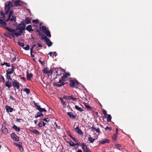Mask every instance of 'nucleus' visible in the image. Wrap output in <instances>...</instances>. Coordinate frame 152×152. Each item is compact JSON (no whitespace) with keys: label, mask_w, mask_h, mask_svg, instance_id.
Masks as SVG:
<instances>
[{"label":"nucleus","mask_w":152,"mask_h":152,"mask_svg":"<svg viewBox=\"0 0 152 152\" xmlns=\"http://www.w3.org/2000/svg\"><path fill=\"white\" fill-rule=\"evenodd\" d=\"M26 25H25L24 24L23 25V26L17 28H16V29L18 30L19 31L18 32H20L19 33L20 34V35L21 34V33H22L23 31H24L25 29Z\"/></svg>","instance_id":"nucleus-12"},{"label":"nucleus","mask_w":152,"mask_h":152,"mask_svg":"<svg viewBox=\"0 0 152 152\" xmlns=\"http://www.w3.org/2000/svg\"><path fill=\"white\" fill-rule=\"evenodd\" d=\"M2 132L5 134H7L8 133V131L5 126L2 125L1 129Z\"/></svg>","instance_id":"nucleus-13"},{"label":"nucleus","mask_w":152,"mask_h":152,"mask_svg":"<svg viewBox=\"0 0 152 152\" xmlns=\"http://www.w3.org/2000/svg\"><path fill=\"white\" fill-rule=\"evenodd\" d=\"M82 148L84 152H91L89 148H88L87 146L84 143H81Z\"/></svg>","instance_id":"nucleus-7"},{"label":"nucleus","mask_w":152,"mask_h":152,"mask_svg":"<svg viewBox=\"0 0 152 152\" xmlns=\"http://www.w3.org/2000/svg\"><path fill=\"white\" fill-rule=\"evenodd\" d=\"M19 150H20V151H23V148L22 147V146L21 145L19 147Z\"/></svg>","instance_id":"nucleus-59"},{"label":"nucleus","mask_w":152,"mask_h":152,"mask_svg":"<svg viewBox=\"0 0 152 152\" xmlns=\"http://www.w3.org/2000/svg\"><path fill=\"white\" fill-rule=\"evenodd\" d=\"M45 41L46 42V44L48 47H50L52 45L53 43L48 38L45 37Z\"/></svg>","instance_id":"nucleus-15"},{"label":"nucleus","mask_w":152,"mask_h":152,"mask_svg":"<svg viewBox=\"0 0 152 152\" xmlns=\"http://www.w3.org/2000/svg\"><path fill=\"white\" fill-rule=\"evenodd\" d=\"M105 131H107V130H108L109 131H111L112 129V128L111 127H109V126H107L106 128H104Z\"/></svg>","instance_id":"nucleus-45"},{"label":"nucleus","mask_w":152,"mask_h":152,"mask_svg":"<svg viewBox=\"0 0 152 152\" xmlns=\"http://www.w3.org/2000/svg\"><path fill=\"white\" fill-rule=\"evenodd\" d=\"M115 146L116 148H118L121 146V145L120 144H117L115 145Z\"/></svg>","instance_id":"nucleus-58"},{"label":"nucleus","mask_w":152,"mask_h":152,"mask_svg":"<svg viewBox=\"0 0 152 152\" xmlns=\"http://www.w3.org/2000/svg\"><path fill=\"white\" fill-rule=\"evenodd\" d=\"M6 110L8 112H12L13 110V109L12 107H10L9 106H7L6 107Z\"/></svg>","instance_id":"nucleus-23"},{"label":"nucleus","mask_w":152,"mask_h":152,"mask_svg":"<svg viewBox=\"0 0 152 152\" xmlns=\"http://www.w3.org/2000/svg\"><path fill=\"white\" fill-rule=\"evenodd\" d=\"M67 114L69 117L71 118L75 119L76 117V116L74 115L73 113L72 112H67Z\"/></svg>","instance_id":"nucleus-18"},{"label":"nucleus","mask_w":152,"mask_h":152,"mask_svg":"<svg viewBox=\"0 0 152 152\" xmlns=\"http://www.w3.org/2000/svg\"><path fill=\"white\" fill-rule=\"evenodd\" d=\"M63 98L64 99H69V96H64L63 97Z\"/></svg>","instance_id":"nucleus-54"},{"label":"nucleus","mask_w":152,"mask_h":152,"mask_svg":"<svg viewBox=\"0 0 152 152\" xmlns=\"http://www.w3.org/2000/svg\"><path fill=\"white\" fill-rule=\"evenodd\" d=\"M15 145L17 146L18 148L21 145L22 143L21 142L16 143L15 144Z\"/></svg>","instance_id":"nucleus-51"},{"label":"nucleus","mask_w":152,"mask_h":152,"mask_svg":"<svg viewBox=\"0 0 152 152\" xmlns=\"http://www.w3.org/2000/svg\"><path fill=\"white\" fill-rule=\"evenodd\" d=\"M14 71V69L13 68V66L12 65V68L8 69L7 70H6V72L10 73L11 74H12Z\"/></svg>","instance_id":"nucleus-19"},{"label":"nucleus","mask_w":152,"mask_h":152,"mask_svg":"<svg viewBox=\"0 0 152 152\" xmlns=\"http://www.w3.org/2000/svg\"><path fill=\"white\" fill-rule=\"evenodd\" d=\"M44 33L47 35V36L49 37V38L51 37V35L50 31L48 30H47L45 31H44Z\"/></svg>","instance_id":"nucleus-27"},{"label":"nucleus","mask_w":152,"mask_h":152,"mask_svg":"<svg viewBox=\"0 0 152 152\" xmlns=\"http://www.w3.org/2000/svg\"><path fill=\"white\" fill-rule=\"evenodd\" d=\"M36 32L38 33V34L39 35H42V34L41 33L40 31L39 30H38V29H37L36 30Z\"/></svg>","instance_id":"nucleus-55"},{"label":"nucleus","mask_w":152,"mask_h":152,"mask_svg":"<svg viewBox=\"0 0 152 152\" xmlns=\"http://www.w3.org/2000/svg\"><path fill=\"white\" fill-rule=\"evenodd\" d=\"M9 12V14L8 15V19L5 21L7 22L10 20L11 21H15L16 20V17L15 16L12 15V18H11V15L13 14V11L11 10Z\"/></svg>","instance_id":"nucleus-4"},{"label":"nucleus","mask_w":152,"mask_h":152,"mask_svg":"<svg viewBox=\"0 0 152 152\" xmlns=\"http://www.w3.org/2000/svg\"><path fill=\"white\" fill-rule=\"evenodd\" d=\"M54 75L53 76V80H54L57 78L58 76H61V73H59L58 72V71L57 70H55V72H54Z\"/></svg>","instance_id":"nucleus-11"},{"label":"nucleus","mask_w":152,"mask_h":152,"mask_svg":"<svg viewBox=\"0 0 152 152\" xmlns=\"http://www.w3.org/2000/svg\"><path fill=\"white\" fill-rule=\"evenodd\" d=\"M18 44L19 45H20V46L23 47L24 46V44L22 42H18Z\"/></svg>","instance_id":"nucleus-50"},{"label":"nucleus","mask_w":152,"mask_h":152,"mask_svg":"<svg viewBox=\"0 0 152 152\" xmlns=\"http://www.w3.org/2000/svg\"><path fill=\"white\" fill-rule=\"evenodd\" d=\"M91 128L94 129L96 132L98 133H101L100 129L99 127H96L93 125L91 127Z\"/></svg>","instance_id":"nucleus-22"},{"label":"nucleus","mask_w":152,"mask_h":152,"mask_svg":"<svg viewBox=\"0 0 152 152\" xmlns=\"http://www.w3.org/2000/svg\"><path fill=\"white\" fill-rule=\"evenodd\" d=\"M21 119L20 118H17L16 119V121L18 123H20L21 121Z\"/></svg>","instance_id":"nucleus-63"},{"label":"nucleus","mask_w":152,"mask_h":152,"mask_svg":"<svg viewBox=\"0 0 152 152\" xmlns=\"http://www.w3.org/2000/svg\"><path fill=\"white\" fill-rule=\"evenodd\" d=\"M71 138L73 140L74 142H75V143H77V142H78V140L76 139L74 137L72 136H71Z\"/></svg>","instance_id":"nucleus-46"},{"label":"nucleus","mask_w":152,"mask_h":152,"mask_svg":"<svg viewBox=\"0 0 152 152\" xmlns=\"http://www.w3.org/2000/svg\"><path fill=\"white\" fill-rule=\"evenodd\" d=\"M10 99H11L12 100L14 101H15V99L11 95L10 96Z\"/></svg>","instance_id":"nucleus-62"},{"label":"nucleus","mask_w":152,"mask_h":152,"mask_svg":"<svg viewBox=\"0 0 152 152\" xmlns=\"http://www.w3.org/2000/svg\"><path fill=\"white\" fill-rule=\"evenodd\" d=\"M24 24L25 25V22H24V21H22V23H19L18 24V26H17V28H18V27H21V26H23V25Z\"/></svg>","instance_id":"nucleus-44"},{"label":"nucleus","mask_w":152,"mask_h":152,"mask_svg":"<svg viewBox=\"0 0 152 152\" xmlns=\"http://www.w3.org/2000/svg\"><path fill=\"white\" fill-rule=\"evenodd\" d=\"M109 140L107 138L104 139L102 140L99 142V144L102 145L103 144L105 143H108L109 142Z\"/></svg>","instance_id":"nucleus-16"},{"label":"nucleus","mask_w":152,"mask_h":152,"mask_svg":"<svg viewBox=\"0 0 152 152\" xmlns=\"http://www.w3.org/2000/svg\"><path fill=\"white\" fill-rule=\"evenodd\" d=\"M111 118H112V117H111L110 115V114L108 115L107 117V122H111Z\"/></svg>","instance_id":"nucleus-36"},{"label":"nucleus","mask_w":152,"mask_h":152,"mask_svg":"<svg viewBox=\"0 0 152 152\" xmlns=\"http://www.w3.org/2000/svg\"><path fill=\"white\" fill-rule=\"evenodd\" d=\"M69 145L72 146L74 147L75 145H77L78 146V144L76 143V144H75L72 141H70V142H69Z\"/></svg>","instance_id":"nucleus-31"},{"label":"nucleus","mask_w":152,"mask_h":152,"mask_svg":"<svg viewBox=\"0 0 152 152\" xmlns=\"http://www.w3.org/2000/svg\"><path fill=\"white\" fill-rule=\"evenodd\" d=\"M13 5L12 3L10 1H8L5 4V11L6 15L9 12L10 8L12 7Z\"/></svg>","instance_id":"nucleus-3"},{"label":"nucleus","mask_w":152,"mask_h":152,"mask_svg":"<svg viewBox=\"0 0 152 152\" xmlns=\"http://www.w3.org/2000/svg\"><path fill=\"white\" fill-rule=\"evenodd\" d=\"M117 136L113 134L112 137V139L114 141H115L116 140Z\"/></svg>","instance_id":"nucleus-47"},{"label":"nucleus","mask_w":152,"mask_h":152,"mask_svg":"<svg viewBox=\"0 0 152 152\" xmlns=\"http://www.w3.org/2000/svg\"><path fill=\"white\" fill-rule=\"evenodd\" d=\"M10 34L8 32H7V33H6L5 35L7 37H10Z\"/></svg>","instance_id":"nucleus-53"},{"label":"nucleus","mask_w":152,"mask_h":152,"mask_svg":"<svg viewBox=\"0 0 152 152\" xmlns=\"http://www.w3.org/2000/svg\"><path fill=\"white\" fill-rule=\"evenodd\" d=\"M72 99L73 100L75 101L77 99V98L76 97H74L73 96H69V100Z\"/></svg>","instance_id":"nucleus-41"},{"label":"nucleus","mask_w":152,"mask_h":152,"mask_svg":"<svg viewBox=\"0 0 152 152\" xmlns=\"http://www.w3.org/2000/svg\"><path fill=\"white\" fill-rule=\"evenodd\" d=\"M14 5L16 6H20L21 5L19 1H16L14 2Z\"/></svg>","instance_id":"nucleus-35"},{"label":"nucleus","mask_w":152,"mask_h":152,"mask_svg":"<svg viewBox=\"0 0 152 152\" xmlns=\"http://www.w3.org/2000/svg\"><path fill=\"white\" fill-rule=\"evenodd\" d=\"M40 29L41 31H43L44 32L47 30L46 27L43 26H42Z\"/></svg>","instance_id":"nucleus-34"},{"label":"nucleus","mask_w":152,"mask_h":152,"mask_svg":"<svg viewBox=\"0 0 152 152\" xmlns=\"http://www.w3.org/2000/svg\"><path fill=\"white\" fill-rule=\"evenodd\" d=\"M23 91L26 92L27 94H29L30 93L29 89L27 88H25L23 89Z\"/></svg>","instance_id":"nucleus-32"},{"label":"nucleus","mask_w":152,"mask_h":152,"mask_svg":"<svg viewBox=\"0 0 152 152\" xmlns=\"http://www.w3.org/2000/svg\"><path fill=\"white\" fill-rule=\"evenodd\" d=\"M19 76L20 77L21 79L23 80L24 81H26V78L24 77H22L20 75H19Z\"/></svg>","instance_id":"nucleus-52"},{"label":"nucleus","mask_w":152,"mask_h":152,"mask_svg":"<svg viewBox=\"0 0 152 152\" xmlns=\"http://www.w3.org/2000/svg\"><path fill=\"white\" fill-rule=\"evenodd\" d=\"M4 64L7 67H10V65L9 63L7 62H5Z\"/></svg>","instance_id":"nucleus-57"},{"label":"nucleus","mask_w":152,"mask_h":152,"mask_svg":"<svg viewBox=\"0 0 152 152\" xmlns=\"http://www.w3.org/2000/svg\"><path fill=\"white\" fill-rule=\"evenodd\" d=\"M1 78L3 82V83H4L5 82V79L4 78V77L2 76V75H1Z\"/></svg>","instance_id":"nucleus-56"},{"label":"nucleus","mask_w":152,"mask_h":152,"mask_svg":"<svg viewBox=\"0 0 152 152\" xmlns=\"http://www.w3.org/2000/svg\"><path fill=\"white\" fill-rule=\"evenodd\" d=\"M16 55L14 54V57L12 59V60L13 61H15L16 59Z\"/></svg>","instance_id":"nucleus-60"},{"label":"nucleus","mask_w":152,"mask_h":152,"mask_svg":"<svg viewBox=\"0 0 152 152\" xmlns=\"http://www.w3.org/2000/svg\"><path fill=\"white\" fill-rule=\"evenodd\" d=\"M5 86L8 88H10L12 87V83L8 80L5 83Z\"/></svg>","instance_id":"nucleus-21"},{"label":"nucleus","mask_w":152,"mask_h":152,"mask_svg":"<svg viewBox=\"0 0 152 152\" xmlns=\"http://www.w3.org/2000/svg\"><path fill=\"white\" fill-rule=\"evenodd\" d=\"M75 130L78 134L80 135H83V132L78 126H77L75 128Z\"/></svg>","instance_id":"nucleus-17"},{"label":"nucleus","mask_w":152,"mask_h":152,"mask_svg":"<svg viewBox=\"0 0 152 152\" xmlns=\"http://www.w3.org/2000/svg\"><path fill=\"white\" fill-rule=\"evenodd\" d=\"M13 129H14L16 131L20 132V128L17 127L16 125H14L12 127Z\"/></svg>","instance_id":"nucleus-29"},{"label":"nucleus","mask_w":152,"mask_h":152,"mask_svg":"<svg viewBox=\"0 0 152 152\" xmlns=\"http://www.w3.org/2000/svg\"><path fill=\"white\" fill-rule=\"evenodd\" d=\"M7 24L5 22L3 21L0 19V26L6 30H7V28L9 27L7 26Z\"/></svg>","instance_id":"nucleus-8"},{"label":"nucleus","mask_w":152,"mask_h":152,"mask_svg":"<svg viewBox=\"0 0 152 152\" xmlns=\"http://www.w3.org/2000/svg\"><path fill=\"white\" fill-rule=\"evenodd\" d=\"M66 78L63 77V76H62L61 79L59 80V81L58 83L54 82L53 85L57 87H61L64 85L65 83H64L66 81Z\"/></svg>","instance_id":"nucleus-2"},{"label":"nucleus","mask_w":152,"mask_h":152,"mask_svg":"<svg viewBox=\"0 0 152 152\" xmlns=\"http://www.w3.org/2000/svg\"><path fill=\"white\" fill-rule=\"evenodd\" d=\"M11 74L6 72V75H5L7 79L9 80H10L11 81L12 80V79L11 77Z\"/></svg>","instance_id":"nucleus-24"},{"label":"nucleus","mask_w":152,"mask_h":152,"mask_svg":"<svg viewBox=\"0 0 152 152\" xmlns=\"http://www.w3.org/2000/svg\"><path fill=\"white\" fill-rule=\"evenodd\" d=\"M70 74L69 73H65L63 75V77H65V78H67V77L70 76Z\"/></svg>","instance_id":"nucleus-39"},{"label":"nucleus","mask_w":152,"mask_h":152,"mask_svg":"<svg viewBox=\"0 0 152 152\" xmlns=\"http://www.w3.org/2000/svg\"><path fill=\"white\" fill-rule=\"evenodd\" d=\"M31 132H32L33 133L37 135H38L39 134V132L36 129H32L31 130Z\"/></svg>","instance_id":"nucleus-38"},{"label":"nucleus","mask_w":152,"mask_h":152,"mask_svg":"<svg viewBox=\"0 0 152 152\" xmlns=\"http://www.w3.org/2000/svg\"><path fill=\"white\" fill-rule=\"evenodd\" d=\"M83 104L86 108H87L88 110H91L92 109L91 107L87 103H83Z\"/></svg>","instance_id":"nucleus-26"},{"label":"nucleus","mask_w":152,"mask_h":152,"mask_svg":"<svg viewBox=\"0 0 152 152\" xmlns=\"http://www.w3.org/2000/svg\"><path fill=\"white\" fill-rule=\"evenodd\" d=\"M42 120L43 121H45L46 122H47V123L50 120V119L48 118H45L43 119Z\"/></svg>","instance_id":"nucleus-49"},{"label":"nucleus","mask_w":152,"mask_h":152,"mask_svg":"<svg viewBox=\"0 0 152 152\" xmlns=\"http://www.w3.org/2000/svg\"><path fill=\"white\" fill-rule=\"evenodd\" d=\"M31 19L28 17H26L25 18V21L24 22H25V25L31 23Z\"/></svg>","instance_id":"nucleus-20"},{"label":"nucleus","mask_w":152,"mask_h":152,"mask_svg":"<svg viewBox=\"0 0 152 152\" xmlns=\"http://www.w3.org/2000/svg\"><path fill=\"white\" fill-rule=\"evenodd\" d=\"M42 71L43 73L46 74H47L48 73V70L46 68H44Z\"/></svg>","instance_id":"nucleus-42"},{"label":"nucleus","mask_w":152,"mask_h":152,"mask_svg":"<svg viewBox=\"0 0 152 152\" xmlns=\"http://www.w3.org/2000/svg\"><path fill=\"white\" fill-rule=\"evenodd\" d=\"M26 29L27 30L30 32L34 31V29L32 28V26L31 25H28L26 27Z\"/></svg>","instance_id":"nucleus-25"},{"label":"nucleus","mask_w":152,"mask_h":152,"mask_svg":"<svg viewBox=\"0 0 152 152\" xmlns=\"http://www.w3.org/2000/svg\"><path fill=\"white\" fill-rule=\"evenodd\" d=\"M26 76L27 80L29 81L31 80V78L33 76V75L32 73H29V71L27 70L26 72Z\"/></svg>","instance_id":"nucleus-14"},{"label":"nucleus","mask_w":152,"mask_h":152,"mask_svg":"<svg viewBox=\"0 0 152 152\" xmlns=\"http://www.w3.org/2000/svg\"><path fill=\"white\" fill-rule=\"evenodd\" d=\"M32 22L33 23L37 24L39 23V20L38 19L33 20H32Z\"/></svg>","instance_id":"nucleus-43"},{"label":"nucleus","mask_w":152,"mask_h":152,"mask_svg":"<svg viewBox=\"0 0 152 152\" xmlns=\"http://www.w3.org/2000/svg\"><path fill=\"white\" fill-rule=\"evenodd\" d=\"M88 140L90 143H93L95 140V139L92 137H88Z\"/></svg>","instance_id":"nucleus-30"},{"label":"nucleus","mask_w":152,"mask_h":152,"mask_svg":"<svg viewBox=\"0 0 152 152\" xmlns=\"http://www.w3.org/2000/svg\"><path fill=\"white\" fill-rule=\"evenodd\" d=\"M75 107L76 109L78 110H79L80 112H82L83 111V109H82L81 107H79L77 105H75Z\"/></svg>","instance_id":"nucleus-33"},{"label":"nucleus","mask_w":152,"mask_h":152,"mask_svg":"<svg viewBox=\"0 0 152 152\" xmlns=\"http://www.w3.org/2000/svg\"><path fill=\"white\" fill-rule=\"evenodd\" d=\"M79 83L78 81L75 79L70 80L69 81L70 86L73 88H77Z\"/></svg>","instance_id":"nucleus-5"},{"label":"nucleus","mask_w":152,"mask_h":152,"mask_svg":"<svg viewBox=\"0 0 152 152\" xmlns=\"http://www.w3.org/2000/svg\"><path fill=\"white\" fill-rule=\"evenodd\" d=\"M20 83L17 80H13L12 81V86L14 88L15 93L16 94V88L18 89L20 88Z\"/></svg>","instance_id":"nucleus-6"},{"label":"nucleus","mask_w":152,"mask_h":152,"mask_svg":"<svg viewBox=\"0 0 152 152\" xmlns=\"http://www.w3.org/2000/svg\"><path fill=\"white\" fill-rule=\"evenodd\" d=\"M7 30L9 32H8L13 38L15 37V35L16 37H18L20 35V34L17 32V31L16 30V28L13 29L9 27L8 28H7Z\"/></svg>","instance_id":"nucleus-1"},{"label":"nucleus","mask_w":152,"mask_h":152,"mask_svg":"<svg viewBox=\"0 0 152 152\" xmlns=\"http://www.w3.org/2000/svg\"><path fill=\"white\" fill-rule=\"evenodd\" d=\"M43 115L42 113L40 112H38L37 113L36 115H35V118H37L38 117H40L41 116H43Z\"/></svg>","instance_id":"nucleus-28"},{"label":"nucleus","mask_w":152,"mask_h":152,"mask_svg":"<svg viewBox=\"0 0 152 152\" xmlns=\"http://www.w3.org/2000/svg\"><path fill=\"white\" fill-rule=\"evenodd\" d=\"M38 126L39 127H41L42 126V124L41 122H39L38 123Z\"/></svg>","instance_id":"nucleus-64"},{"label":"nucleus","mask_w":152,"mask_h":152,"mask_svg":"<svg viewBox=\"0 0 152 152\" xmlns=\"http://www.w3.org/2000/svg\"><path fill=\"white\" fill-rule=\"evenodd\" d=\"M34 105L36 107L37 109L41 113L43 112H46V110L45 108H42L40 106L37 105V104L34 102Z\"/></svg>","instance_id":"nucleus-9"},{"label":"nucleus","mask_w":152,"mask_h":152,"mask_svg":"<svg viewBox=\"0 0 152 152\" xmlns=\"http://www.w3.org/2000/svg\"><path fill=\"white\" fill-rule=\"evenodd\" d=\"M0 15L1 16V18H5L6 13H4V12L1 11H0Z\"/></svg>","instance_id":"nucleus-37"},{"label":"nucleus","mask_w":152,"mask_h":152,"mask_svg":"<svg viewBox=\"0 0 152 152\" xmlns=\"http://www.w3.org/2000/svg\"><path fill=\"white\" fill-rule=\"evenodd\" d=\"M54 69L51 68L48 71V74L49 75H51L54 71Z\"/></svg>","instance_id":"nucleus-40"},{"label":"nucleus","mask_w":152,"mask_h":152,"mask_svg":"<svg viewBox=\"0 0 152 152\" xmlns=\"http://www.w3.org/2000/svg\"><path fill=\"white\" fill-rule=\"evenodd\" d=\"M11 137L15 141H18L19 140L18 137L14 132L12 133L11 134Z\"/></svg>","instance_id":"nucleus-10"},{"label":"nucleus","mask_w":152,"mask_h":152,"mask_svg":"<svg viewBox=\"0 0 152 152\" xmlns=\"http://www.w3.org/2000/svg\"><path fill=\"white\" fill-rule=\"evenodd\" d=\"M26 47H23V48L24 49L26 50H28L29 49V47L28 45L27 44L26 45Z\"/></svg>","instance_id":"nucleus-48"},{"label":"nucleus","mask_w":152,"mask_h":152,"mask_svg":"<svg viewBox=\"0 0 152 152\" xmlns=\"http://www.w3.org/2000/svg\"><path fill=\"white\" fill-rule=\"evenodd\" d=\"M103 113L105 115V116H106L107 114V111L106 110H103L102 111Z\"/></svg>","instance_id":"nucleus-61"}]
</instances>
